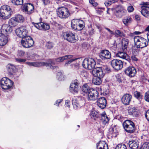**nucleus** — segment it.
Segmentation results:
<instances>
[{"label": "nucleus", "instance_id": "4d7b16f0", "mask_svg": "<svg viewBox=\"0 0 149 149\" xmlns=\"http://www.w3.org/2000/svg\"><path fill=\"white\" fill-rule=\"evenodd\" d=\"M89 2L93 6H96L97 5V3L94 0H89Z\"/></svg>", "mask_w": 149, "mask_h": 149}, {"label": "nucleus", "instance_id": "bf43d9fd", "mask_svg": "<svg viewBox=\"0 0 149 149\" xmlns=\"http://www.w3.org/2000/svg\"><path fill=\"white\" fill-rule=\"evenodd\" d=\"M145 117L147 120L149 121V110L146 112Z\"/></svg>", "mask_w": 149, "mask_h": 149}, {"label": "nucleus", "instance_id": "e433bc0d", "mask_svg": "<svg viewBox=\"0 0 149 149\" xmlns=\"http://www.w3.org/2000/svg\"><path fill=\"white\" fill-rule=\"evenodd\" d=\"M147 8L144 7L142 8L141 11L142 14L146 17H148L149 15V11L148 10Z\"/></svg>", "mask_w": 149, "mask_h": 149}, {"label": "nucleus", "instance_id": "09e8293b", "mask_svg": "<svg viewBox=\"0 0 149 149\" xmlns=\"http://www.w3.org/2000/svg\"><path fill=\"white\" fill-rule=\"evenodd\" d=\"M144 99L146 101L149 102V91L145 93Z\"/></svg>", "mask_w": 149, "mask_h": 149}, {"label": "nucleus", "instance_id": "b1692460", "mask_svg": "<svg viewBox=\"0 0 149 149\" xmlns=\"http://www.w3.org/2000/svg\"><path fill=\"white\" fill-rule=\"evenodd\" d=\"M1 32L6 34L10 33L12 31L11 26L8 24H3L1 28Z\"/></svg>", "mask_w": 149, "mask_h": 149}, {"label": "nucleus", "instance_id": "5fc2aeb1", "mask_svg": "<svg viewBox=\"0 0 149 149\" xmlns=\"http://www.w3.org/2000/svg\"><path fill=\"white\" fill-rule=\"evenodd\" d=\"M134 10L133 7L132 6H128L127 8V10L129 13H131L133 12Z\"/></svg>", "mask_w": 149, "mask_h": 149}, {"label": "nucleus", "instance_id": "603ef678", "mask_svg": "<svg viewBox=\"0 0 149 149\" xmlns=\"http://www.w3.org/2000/svg\"><path fill=\"white\" fill-rule=\"evenodd\" d=\"M25 53L22 50H19L18 52V55L20 57L22 56H24Z\"/></svg>", "mask_w": 149, "mask_h": 149}, {"label": "nucleus", "instance_id": "ea45409f", "mask_svg": "<svg viewBox=\"0 0 149 149\" xmlns=\"http://www.w3.org/2000/svg\"><path fill=\"white\" fill-rule=\"evenodd\" d=\"M12 2L15 5H21L23 3V0H12Z\"/></svg>", "mask_w": 149, "mask_h": 149}, {"label": "nucleus", "instance_id": "052dcab7", "mask_svg": "<svg viewBox=\"0 0 149 149\" xmlns=\"http://www.w3.org/2000/svg\"><path fill=\"white\" fill-rule=\"evenodd\" d=\"M131 58L132 61H138V58L134 55H133L131 57Z\"/></svg>", "mask_w": 149, "mask_h": 149}, {"label": "nucleus", "instance_id": "338daca9", "mask_svg": "<svg viewBox=\"0 0 149 149\" xmlns=\"http://www.w3.org/2000/svg\"><path fill=\"white\" fill-rule=\"evenodd\" d=\"M105 29L107 30L111 34H114L113 32V31H111L109 29L106 28Z\"/></svg>", "mask_w": 149, "mask_h": 149}, {"label": "nucleus", "instance_id": "72a5a7b5", "mask_svg": "<svg viewBox=\"0 0 149 149\" xmlns=\"http://www.w3.org/2000/svg\"><path fill=\"white\" fill-rule=\"evenodd\" d=\"M128 41L127 39L124 38L122 40V49L124 52L126 50V48L128 45Z\"/></svg>", "mask_w": 149, "mask_h": 149}, {"label": "nucleus", "instance_id": "de8ad7c7", "mask_svg": "<svg viewBox=\"0 0 149 149\" xmlns=\"http://www.w3.org/2000/svg\"><path fill=\"white\" fill-rule=\"evenodd\" d=\"M46 46L47 48L50 49L53 47V44L52 42H48L46 44Z\"/></svg>", "mask_w": 149, "mask_h": 149}, {"label": "nucleus", "instance_id": "dca6fc26", "mask_svg": "<svg viewBox=\"0 0 149 149\" xmlns=\"http://www.w3.org/2000/svg\"><path fill=\"white\" fill-rule=\"evenodd\" d=\"M79 83L77 80L72 82L70 86V91L73 94L77 93L79 89Z\"/></svg>", "mask_w": 149, "mask_h": 149}, {"label": "nucleus", "instance_id": "9d476101", "mask_svg": "<svg viewBox=\"0 0 149 149\" xmlns=\"http://www.w3.org/2000/svg\"><path fill=\"white\" fill-rule=\"evenodd\" d=\"M22 46L25 48H29L33 46L34 42L32 38L30 36H27L21 41Z\"/></svg>", "mask_w": 149, "mask_h": 149}, {"label": "nucleus", "instance_id": "1a4fd4ad", "mask_svg": "<svg viewBox=\"0 0 149 149\" xmlns=\"http://www.w3.org/2000/svg\"><path fill=\"white\" fill-rule=\"evenodd\" d=\"M13 84V82L7 77L3 78L0 81V86L2 89H4L10 88Z\"/></svg>", "mask_w": 149, "mask_h": 149}, {"label": "nucleus", "instance_id": "a211bd4d", "mask_svg": "<svg viewBox=\"0 0 149 149\" xmlns=\"http://www.w3.org/2000/svg\"><path fill=\"white\" fill-rule=\"evenodd\" d=\"M99 56L102 59H109L111 58V54L108 50H102L99 54Z\"/></svg>", "mask_w": 149, "mask_h": 149}, {"label": "nucleus", "instance_id": "6e6d98bb", "mask_svg": "<svg viewBox=\"0 0 149 149\" xmlns=\"http://www.w3.org/2000/svg\"><path fill=\"white\" fill-rule=\"evenodd\" d=\"M42 1L45 5H47L50 3L51 1L50 0H42Z\"/></svg>", "mask_w": 149, "mask_h": 149}, {"label": "nucleus", "instance_id": "680f3d73", "mask_svg": "<svg viewBox=\"0 0 149 149\" xmlns=\"http://www.w3.org/2000/svg\"><path fill=\"white\" fill-rule=\"evenodd\" d=\"M70 102L69 100H66L65 102V104L66 106L68 107H70Z\"/></svg>", "mask_w": 149, "mask_h": 149}, {"label": "nucleus", "instance_id": "c9c22d12", "mask_svg": "<svg viewBox=\"0 0 149 149\" xmlns=\"http://www.w3.org/2000/svg\"><path fill=\"white\" fill-rule=\"evenodd\" d=\"M132 21V19L130 17H127L123 19V24L126 26L130 23Z\"/></svg>", "mask_w": 149, "mask_h": 149}, {"label": "nucleus", "instance_id": "8fccbe9b", "mask_svg": "<svg viewBox=\"0 0 149 149\" xmlns=\"http://www.w3.org/2000/svg\"><path fill=\"white\" fill-rule=\"evenodd\" d=\"M142 4L143 5L141 7V8H148L149 9V6H148L149 5V2H142Z\"/></svg>", "mask_w": 149, "mask_h": 149}, {"label": "nucleus", "instance_id": "5701e85b", "mask_svg": "<svg viewBox=\"0 0 149 149\" xmlns=\"http://www.w3.org/2000/svg\"><path fill=\"white\" fill-rule=\"evenodd\" d=\"M130 147L132 149H137L139 146V142L137 140L131 139L129 142Z\"/></svg>", "mask_w": 149, "mask_h": 149}, {"label": "nucleus", "instance_id": "6ab92c4d", "mask_svg": "<svg viewBox=\"0 0 149 149\" xmlns=\"http://www.w3.org/2000/svg\"><path fill=\"white\" fill-rule=\"evenodd\" d=\"M125 73L129 76L132 77L134 76L136 74V69L133 67H129L126 68L125 71Z\"/></svg>", "mask_w": 149, "mask_h": 149}, {"label": "nucleus", "instance_id": "a878e982", "mask_svg": "<svg viewBox=\"0 0 149 149\" xmlns=\"http://www.w3.org/2000/svg\"><path fill=\"white\" fill-rule=\"evenodd\" d=\"M116 57L126 60L129 59V56L126 53L122 52H118L116 54Z\"/></svg>", "mask_w": 149, "mask_h": 149}, {"label": "nucleus", "instance_id": "f8f14e48", "mask_svg": "<svg viewBox=\"0 0 149 149\" xmlns=\"http://www.w3.org/2000/svg\"><path fill=\"white\" fill-rule=\"evenodd\" d=\"M111 64L112 67L117 70L121 69L123 66V62L120 60L117 59L112 60Z\"/></svg>", "mask_w": 149, "mask_h": 149}, {"label": "nucleus", "instance_id": "37998d69", "mask_svg": "<svg viewBox=\"0 0 149 149\" xmlns=\"http://www.w3.org/2000/svg\"><path fill=\"white\" fill-rule=\"evenodd\" d=\"M115 149H127V148L124 144H118Z\"/></svg>", "mask_w": 149, "mask_h": 149}, {"label": "nucleus", "instance_id": "e2e57ef3", "mask_svg": "<svg viewBox=\"0 0 149 149\" xmlns=\"http://www.w3.org/2000/svg\"><path fill=\"white\" fill-rule=\"evenodd\" d=\"M109 131L110 133H111V134H113L116 133V131H115V129L113 128H110Z\"/></svg>", "mask_w": 149, "mask_h": 149}, {"label": "nucleus", "instance_id": "13d9d810", "mask_svg": "<svg viewBox=\"0 0 149 149\" xmlns=\"http://www.w3.org/2000/svg\"><path fill=\"white\" fill-rule=\"evenodd\" d=\"M115 33L118 36H121L123 35V33L119 30H116L115 31Z\"/></svg>", "mask_w": 149, "mask_h": 149}, {"label": "nucleus", "instance_id": "4c0bfd02", "mask_svg": "<svg viewBox=\"0 0 149 149\" xmlns=\"http://www.w3.org/2000/svg\"><path fill=\"white\" fill-rule=\"evenodd\" d=\"M90 116L91 118L95 120L96 119L98 118L99 116V114L97 111H92L90 113Z\"/></svg>", "mask_w": 149, "mask_h": 149}, {"label": "nucleus", "instance_id": "aec40b11", "mask_svg": "<svg viewBox=\"0 0 149 149\" xmlns=\"http://www.w3.org/2000/svg\"><path fill=\"white\" fill-rule=\"evenodd\" d=\"M132 99V96L129 94L124 95L121 98V101L123 104L125 105L129 104Z\"/></svg>", "mask_w": 149, "mask_h": 149}, {"label": "nucleus", "instance_id": "ddd939ff", "mask_svg": "<svg viewBox=\"0 0 149 149\" xmlns=\"http://www.w3.org/2000/svg\"><path fill=\"white\" fill-rule=\"evenodd\" d=\"M126 13V10L121 6H118L115 8V14L117 17L120 18Z\"/></svg>", "mask_w": 149, "mask_h": 149}, {"label": "nucleus", "instance_id": "4be33fe9", "mask_svg": "<svg viewBox=\"0 0 149 149\" xmlns=\"http://www.w3.org/2000/svg\"><path fill=\"white\" fill-rule=\"evenodd\" d=\"M84 102V100H81L80 98H78L77 99L76 98L73 99L72 101V104L74 108H75L82 105V103Z\"/></svg>", "mask_w": 149, "mask_h": 149}, {"label": "nucleus", "instance_id": "3c124183", "mask_svg": "<svg viewBox=\"0 0 149 149\" xmlns=\"http://www.w3.org/2000/svg\"><path fill=\"white\" fill-rule=\"evenodd\" d=\"M140 52L139 49H134L133 52V53L134 54L133 55L137 56L139 54V53Z\"/></svg>", "mask_w": 149, "mask_h": 149}, {"label": "nucleus", "instance_id": "423d86ee", "mask_svg": "<svg viewBox=\"0 0 149 149\" xmlns=\"http://www.w3.org/2000/svg\"><path fill=\"white\" fill-rule=\"evenodd\" d=\"M123 125L125 130L128 133H133L135 130L134 123L129 120H125L123 123Z\"/></svg>", "mask_w": 149, "mask_h": 149}, {"label": "nucleus", "instance_id": "a18cd8bd", "mask_svg": "<svg viewBox=\"0 0 149 149\" xmlns=\"http://www.w3.org/2000/svg\"><path fill=\"white\" fill-rule=\"evenodd\" d=\"M140 149H149V143H144L141 146Z\"/></svg>", "mask_w": 149, "mask_h": 149}, {"label": "nucleus", "instance_id": "c03bdc74", "mask_svg": "<svg viewBox=\"0 0 149 149\" xmlns=\"http://www.w3.org/2000/svg\"><path fill=\"white\" fill-rule=\"evenodd\" d=\"M134 97L138 100H140L142 98V95L138 91L135 92L134 93Z\"/></svg>", "mask_w": 149, "mask_h": 149}, {"label": "nucleus", "instance_id": "0eeeda50", "mask_svg": "<svg viewBox=\"0 0 149 149\" xmlns=\"http://www.w3.org/2000/svg\"><path fill=\"white\" fill-rule=\"evenodd\" d=\"M15 33L18 36L22 39L29 36L28 35V30L26 27L24 26H22L17 29Z\"/></svg>", "mask_w": 149, "mask_h": 149}, {"label": "nucleus", "instance_id": "a19ab883", "mask_svg": "<svg viewBox=\"0 0 149 149\" xmlns=\"http://www.w3.org/2000/svg\"><path fill=\"white\" fill-rule=\"evenodd\" d=\"M16 22L15 21V19H14V17L11 18L9 21V25H11L12 26H15L16 25Z\"/></svg>", "mask_w": 149, "mask_h": 149}, {"label": "nucleus", "instance_id": "39448f33", "mask_svg": "<svg viewBox=\"0 0 149 149\" xmlns=\"http://www.w3.org/2000/svg\"><path fill=\"white\" fill-rule=\"evenodd\" d=\"M61 36L65 40L71 43L76 42L78 39L77 37H75V33L71 32H63Z\"/></svg>", "mask_w": 149, "mask_h": 149}, {"label": "nucleus", "instance_id": "0e129e2a", "mask_svg": "<svg viewBox=\"0 0 149 149\" xmlns=\"http://www.w3.org/2000/svg\"><path fill=\"white\" fill-rule=\"evenodd\" d=\"M113 3L112 1H108L107 2H105V5L107 6H108L110 5Z\"/></svg>", "mask_w": 149, "mask_h": 149}, {"label": "nucleus", "instance_id": "79ce46f5", "mask_svg": "<svg viewBox=\"0 0 149 149\" xmlns=\"http://www.w3.org/2000/svg\"><path fill=\"white\" fill-rule=\"evenodd\" d=\"M56 78L58 80L61 81L64 80V76L63 74L61 72H58V73Z\"/></svg>", "mask_w": 149, "mask_h": 149}, {"label": "nucleus", "instance_id": "864d4df0", "mask_svg": "<svg viewBox=\"0 0 149 149\" xmlns=\"http://www.w3.org/2000/svg\"><path fill=\"white\" fill-rule=\"evenodd\" d=\"M15 60L17 61L20 63H24L26 61V59L17 58L15 59Z\"/></svg>", "mask_w": 149, "mask_h": 149}, {"label": "nucleus", "instance_id": "c756f323", "mask_svg": "<svg viewBox=\"0 0 149 149\" xmlns=\"http://www.w3.org/2000/svg\"><path fill=\"white\" fill-rule=\"evenodd\" d=\"M97 149H108L107 145L104 142L100 141L97 145Z\"/></svg>", "mask_w": 149, "mask_h": 149}, {"label": "nucleus", "instance_id": "393cba45", "mask_svg": "<svg viewBox=\"0 0 149 149\" xmlns=\"http://www.w3.org/2000/svg\"><path fill=\"white\" fill-rule=\"evenodd\" d=\"M72 56L71 55H66L56 58L55 59V61L57 62H63L65 60L71 58H72Z\"/></svg>", "mask_w": 149, "mask_h": 149}, {"label": "nucleus", "instance_id": "20e7f679", "mask_svg": "<svg viewBox=\"0 0 149 149\" xmlns=\"http://www.w3.org/2000/svg\"><path fill=\"white\" fill-rule=\"evenodd\" d=\"M135 44L138 48H142L146 47L148 44L146 40L143 38L135 36L134 38Z\"/></svg>", "mask_w": 149, "mask_h": 149}, {"label": "nucleus", "instance_id": "bb28decb", "mask_svg": "<svg viewBox=\"0 0 149 149\" xmlns=\"http://www.w3.org/2000/svg\"><path fill=\"white\" fill-rule=\"evenodd\" d=\"M8 42V38L4 34L0 33V46H3L5 45Z\"/></svg>", "mask_w": 149, "mask_h": 149}, {"label": "nucleus", "instance_id": "c85d7f7f", "mask_svg": "<svg viewBox=\"0 0 149 149\" xmlns=\"http://www.w3.org/2000/svg\"><path fill=\"white\" fill-rule=\"evenodd\" d=\"M101 121L103 124L106 125L108 123L109 119L105 112H103L101 114Z\"/></svg>", "mask_w": 149, "mask_h": 149}, {"label": "nucleus", "instance_id": "774afa93", "mask_svg": "<svg viewBox=\"0 0 149 149\" xmlns=\"http://www.w3.org/2000/svg\"><path fill=\"white\" fill-rule=\"evenodd\" d=\"M135 19L137 20H139L140 19V17L139 16V15H136L135 16Z\"/></svg>", "mask_w": 149, "mask_h": 149}, {"label": "nucleus", "instance_id": "7ed1b4c3", "mask_svg": "<svg viewBox=\"0 0 149 149\" xmlns=\"http://www.w3.org/2000/svg\"><path fill=\"white\" fill-rule=\"evenodd\" d=\"M85 23L82 20L78 19H74L71 22L72 28L78 31L81 30L85 26Z\"/></svg>", "mask_w": 149, "mask_h": 149}, {"label": "nucleus", "instance_id": "f704fd0d", "mask_svg": "<svg viewBox=\"0 0 149 149\" xmlns=\"http://www.w3.org/2000/svg\"><path fill=\"white\" fill-rule=\"evenodd\" d=\"M101 78L94 77L93 79L92 82L93 84L96 85H100L102 82Z\"/></svg>", "mask_w": 149, "mask_h": 149}, {"label": "nucleus", "instance_id": "2eb2a0df", "mask_svg": "<svg viewBox=\"0 0 149 149\" xmlns=\"http://www.w3.org/2000/svg\"><path fill=\"white\" fill-rule=\"evenodd\" d=\"M92 73L94 77L101 78H103L105 74L101 67H97L94 69L92 71Z\"/></svg>", "mask_w": 149, "mask_h": 149}, {"label": "nucleus", "instance_id": "4468645a", "mask_svg": "<svg viewBox=\"0 0 149 149\" xmlns=\"http://www.w3.org/2000/svg\"><path fill=\"white\" fill-rule=\"evenodd\" d=\"M23 11L25 13L30 15L34 11V7L33 5L31 3H28L24 4L23 7Z\"/></svg>", "mask_w": 149, "mask_h": 149}, {"label": "nucleus", "instance_id": "473e14b6", "mask_svg": "<svg viewBox=\"0 0 149 149\" xmlns=\"http://www.w3.org/2000/svg\"><path fill=\"white\" fill-rule=\"evenodd\" d=\"M14 19L15 21L17 23H22L24 22V17L21 15H15L14 17Z\"/></svg>", "mask_w": 149, "mask_h": 149}, {"label": "nucleus", "instance_id": "f257e3e1", "mask_svg": "<svg viewBox=\"0 0 149 149\" xmlns=\"http://www.w3.org/2000/svg\"><path fill=\"white\" fill-rule=\"evenodd\" d=\"M12 13L10 7L8 5H3L0 8V17L3 19H6L9 18Z\"/></svg>", "mask_w": 149, "mask_h": 149}, {"label": "nucleus", "instance_id": "9b49d317", "mask_svg": "<svg viewBox=\"0 0 149 149\" xmlns=\"http://www.w3.org/2000/svg\"><path fill=\"white\" fill-rule=\"evenodd\" d=\"M34 26L39 30L46 31L49 29L50 26L48 23L42 22L35 23H32Z\"/></svg>", "mask_w": 149, "mask_h": 149}, {"label": "nucleus", "instance_id": "2f4dec72", "mask_svg": "<svg viewBox=\"0 0 149 149\" xmlns=\"http://www.w3.org/2000/svg\"><path fill=\"white\" fill-rule=\"evenodd\" d=\"M88 60L89 69L91 70L94 68L96 63L94 59L92 58H88Z\"/></svg>", "mask_w": 149, "mask_h": 149}, {"label": "nucleus", "instance_id": "6e6552de", "mask_svg": "<svg viewBox=\"0 0 149 149\" xmlns=\"http://www.w3.org/2000/svg\"><path fill=\"white\" fill-rule=\"evenodd\" d=\"M27 64L30 66L35 67H40L42 66H50L51 68L53 69H54V68H58V67L52 66L53 65H55V63L52 61H50L49 63L43 62H28Z\"/></svg>", "mask_w": 149, "mask_h": 149}, {"label": "nucleus", "instance_id": "49530a36", "mask_svg": "<svg viewBox=\"0 0 149 149\" xmlns=\"http://www.w3.org/2000/svg\"><path fill=\"white\" fill-rule=\"evenodd\" d=\"M77 59V58L72 59H71L68 61H66L64 65V66L65 67H67L72 62L75 61Z\"/></svg>", "mask_w": 149, "mask_h": 149}, {"label": "nucleus", "instance_id": "412c9836", "mask_svg": "<svg viewBox=\"0 0 149 149\" xmlns=\"http://www.w3.org/2000/svg\"><path fill=\"white\" fill-rule=\"evenodd\" d=\"M97 105L100 108H104L107 104V100L104 97H101L97 100Z\"/></svg>", "mask_w": 149, "mask_h": 149}, {"label": "nucleus", "instance_id": "f03ea898", "mask_svg": "<svg viewBox=\"0 0 149 149\" xmlns=\"http://www.w3.org/2000/svg\"><path fill=\"white\" fill-rule=\"evenodd\" d=\"M57 14L58 17L61 19L68 18L70 15L68 9L64 7H59L56 10Z\"/></svg>", "mask_w": 149, "mask_h": 149}, {"label": "nucleus", "instance_id": "69168bd1", "mask_svg": "<svg viewBox=\"0 0 149 149\" xmlns=\"http://www.w3.org/2000/svg\"><path fill=\"white\" fill-rule=\"evenodd\" d=\"M62 101V100H57L56 102V103L54 104L55 105H56L57 106H58V104H59L60 103H61Z\"/></svg>", "mask_w": 149, "mask_h": 149}, {"label": "nucleus", "instance_id": "58836bf2", "mask_svg": "<svg viewBox=\"0 0 149 149\" xmlns=\"http://www.w3.org/2000/svg\"><path fill=\"white\" fill-rule=\"evenodd\" d=\"M88 63V59H85L82 62V65L86 69H89V66Z\"/></svg>", "mask_w": 149, "mask_h": 149}, {"label": "nucleus", "instance_id": "7c9ffc66", "mask_svg": "<svg viewBox=\"0 0 149 149\" xmlns=\"http://www.w3.org/2000/svg\"><path fill=\"white\" fill-rule=\"evenodd\" d=\"M91 89L88 85L85 84L82 87V92L81 93L83 95H86Z\"/></svg>", "mask_w": 149, "mask_h": 149}, {"label": "nucleus", "instance_id": "cd10ccee", "mask_svg": "<svg viewBox=\"0 0 149 149\" xmlns=\"http://www.w3.org/2000/svg\"><path fill=\"white\" fill-rule=\"evenodd\" d=\"M128 112L130 115H133L136 116L139 113V110L135 107L130 106L128 109Z\"/></svg>", "mask_w": 149, "mask_h": 149}, {"label": "nucleus", "instance_id": "f3484780", "mask_svg": "<svg viewBox=\"0 0 149 149\" xmlns=\"http://www.w3.org/2000/svg\"><path fill=\"white\" fill-rule=\"evenodd\" d=\"M98 93L97 91L91 89L86 95L88 96V100H94L96 99L98 96Z\"/></svg>", "mask_w": 149, "mask_h": 149}]
</instances>
